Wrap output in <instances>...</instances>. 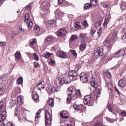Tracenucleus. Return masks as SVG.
<instances>
[{
	"label": "nucleus",
	"mask_w": 126,
	"mask_h": 126,
	"mask_svg": "<svg viewBox=\"0 0 126 126\" xmlns=\"http://www.w3.org/2000/svg\"><path fill=\"white\" fill-rule=\"evenodd\" d=\"M2 107H3V102H0V126H5L4 122L3 121L6 119V112L2 111Z\"/></svg>",
	"instance_id": "f257e3e1"
},
{
	"label": "nucleus",
	"mask_w": 126,
	"mask_h": 126,
	"mask_svg": "<svg viewBox=\"0 0 126 126\" xmlns=\"http://www.w3.org/2000/svg\"><path fill=\"white\" fill-rule=\"evenodd\" d=\"M25 23L26 24H28V31H30V29L33 27V22L32 20L30 19V15L28 13H26L25 15V19H24Z\"/></svg>",
	"instance_id": "f03ea898"
},
{
	"label": "nucleus",
	"mask_w": 126,
	"mask_h": 126,
	"mask_svg": "<svg viewBox=\"0 0 126 126\" xmlns=\"http://www.w3.org/2000/svg\"><path fill=\"white\" fill-rule=\"evenodd\" d=\"M84 103L88 106H93V100L91 99V95H88L84 97L83 99Z\"/></svg>",
	"instance_id": "7ed1b4c3"
},
{
	"label": "nucleus",
	"mask_w": 126,
	"mask_h": 126,
	"mask_svg": "<svg viewBox=\"0 0 126 126\" xmlns=\"http://www.w3.org/2000/svg\"><path fill=\"white\" fill-rule=\"evenodd\" d=\"M103 55H104V50L103 49V47H97L94 52L95 57H96V58H99V57H102Z\"/></svg>",
	"instance_id": "20e7f679"
},
{
	"label": "nucleus",
	"mask_w": 126,
	"mask_h": 126,
	"mask_svg": "<svg viewBox=\"0 0 126 126\" xmlns=\"http://www.w3.org/2000/svg\"><path fill=\"white\" fill-rule=\"evenodd\" d=\"M23 110H24V109H21V111L18 112V108H17L16 111L15 112V116L19 115V119H20V120L25 119V114H23Z\"/></svg>",
	"instance_id": "39448f33"
},
{
	"label": "nucleus",
	"mask_w": 126,
	"mask_h": 126,
	"mask_svg": "<svg viewBox=\"0 0 126 126\" xmlns=\"http://www.w3.org/2000/svg\"><path fill=\"white\" fill-rule=\"evenodd\" d=\"M72 87H69L68 88V90L69 91V94H68V95L67 97V100H66V103H67L68 104H69V103H70L71 102V95L73 92V90H72Z\"/></svg>",
	"instance_id": "423d86ee"
},
{
	"label": "nucleus",
	"mask_w": 126,
	"mask_h": 126,
	"mask_svg": "<svg viewBox=\"0 0 126 126\" xmlns=\"http://www.w3.org/2000/svg\"><path fill=\"white\" fill-rule=\"evenodd\" d=\"M66 30L64 28L60 29L57 32V36L64 37L66 35Z\"/></svg>",
	"instance_id": "0eeeda50"
},
{
	"label": "nucleus",
	"mask_w": 126,
	"mask_h": 126,
	"mask_svg": "<svg viewBox=\"0 0 126 126\" xmlns=\"http://www.w3.org/2000/svg\"><path fill=\"white\" fill-rule=\"evenodd\" d=\"M80 79L83 83H86L88 81V78L87 77V75L85 73H81L80 74Z\"/></svg>",
	"instance_id": "6e6552de"
},
{
	"label": "nucleus",
	"mask_w": 126,
	"mask_h": 126,
	"mask_svg": "<svg viewBox=\"0 0 126 126\" xmlns=\"http://www.w3.org/2000/svg\"><path fill=\"white\" fill-rule=\"evenodd\" d=\"M57 56L61 59H66L67 58V54L62 50H59L57 52Z\"/></svg>",
	"instance_id": "1a4fd4ad"
},
{
	"label": "nucleus",
	"mask_w": 126,
	"mask_h": 126,
	"mask_svg": "<svg viewBox=\"0 0 126 126\" xmlns=\"http://www.w3.org/2000/svg\"><path fill=\"white\" fill-rule=\"evenodd\" d=\"M126 54L125 50H120L119 51L114 53V57L115 58H119V57H123Z\"/></svg>",
	"instance_id": "9d476101"
},
{
	"label": "nucleus",
	"mask_w": 126,
	"mask_h": 126,
	"mask_svg": "<svg viewBox=\"0 0 126 126\" xmlns=\"http://www.w3.org/2000/svg\"><path fill=\"white\" fill-rule=\"evenodd\" d=\"M78 75V73L75 70L70 71L68 72V76L69 77H71L72 78H74V77H76Z\"/></svg>",
	"instance_id": "9b49d317"
},
{
	"label": "nucleus",
	"mask_w": 126,
	"mask_h": 126,
	"mask_svg": "<svg viewBox=\"0 0 126 126\" xmlns=\"http://www.w3.org/2000/svg\"><path fill=\"white\" fill-rule=\"evenodd\" d=\"M52 41H53V36L51 35L48 36L45 39V44H46L47 46H48V45H50V44L52 43Z\"/></svg>",
	"instance_id": "f8f14e48"
},
{
	"label": "nucleus",
	"mask_w": 126,
	"mask_h": 126,
	"mask_svg": "<svg viewBox=\"0 0 126 126\" xmlns=\"http://www.w3.org/2000/svg\"><path fill=\"white\" fill-rule=\"evenodd\" d=\"M63 12H61L60 10L57 9L55 11V16L57 19H62V17L63 16Z\"/></svg>",
	"instance_id": "ddd939ff"
},
{
	"label": "nucleus",
	"mask_w": 126,
	"mask_h": 126,
	"mask_svg": "<svg viewBox=\"0 0 126 126\" xmlns=\"http://www.w3.org/2000/svg\"><path fill=\"white\" fill-rule=\"evenodd\" d=\"M126 85V79L122 78L121 79L118 83V86H120V87H125Z\"/></svg>",
	"instance_id": "4468645a"
},
{
	"label": "nucleus",
	"mask_w": 126,
	"mask_h": 126,
	"mask_svg": "<svg viewBox=\"0 0 126 126\" xmlns=\"http://www.w3.org/2000/svg\"><path fill=\"white\" fill-rule=\"evenodd\" d=\"M104 46H106L107 48H111L113 45L112 41L110 39H107L104 41Z\"/></svg>",
	"instance_id": "2eb2a0df"
},
{
	"label": "nucleus",
	"mask_w": 126,
	"mask_h": 126,
	"mask_svg": "<svg viewBox=\"0 0 126 126\" xmlns=\"http://www.w3.org/2000/svg\"><path fill=\"white\" fill-rule=\"evenodd\" d=\"M45 120L52 119V115L48 110H46L45 112Z\"/></svg>",
	"instance_id": "dca6fc26"
},
{
	"label": "nucleus",
	"mask_w": 126,
	"mask_h": 126,
	"mask_svg": "<svg viewBox=\"0 0 126 126\" xmlns=\"http://www.w3.org/2000/svg\"><path fill=\"white\" fill-rule=\"evenodd\" d=\"M63 81L65 84H68L71 82V80L69 77H64L63 78Z\"/></svg>",
	"instance_id": "f3484780"
},
{
	"label": "nucleus",
	"mask_w": 126,
	"mask_h": 126,
	"mask_svg": "<svg viewBox=\"0 0 126 126\" xmlns=\"http://www.w3.org/2000/svg\"><path fill=\"white\" fill-rule=\"evenodd\" d=\"M40 30H41V29H40V27H39V26H38V25H35L34 27L33 31L34 32V33H35V34H40Z\"/></svg>",
	"instance_id": "a211bd4d"
},
{
	"label": "nucleus",
	"mask_w": 126,
	"mask_h": 126,
	"mask_svg": "<svg viewBox=\"0 0 126 126\" xmlns=\"http://www.w3.org/2000/svg\"><path fill=\"white\" fill-rule=\"evenodd\" d=\"M73 107L75 110H78V111H82V109H83L82 105H77L75 104L73 105Z\"/></svg>",
	"instance_id": "6ab92c4d"
},
{
	"label": "nucleus",
	"mask_w": 126,
	"mask_h": 126,
	"mask_svg": "<svg viewBox=\"0 0 126 126\" xmlns=\"http://www.w3.org/2000/svg\"><path fill=\"white\" fill-rule=\"evenodd\" d=\"M117 32L116 31L113 32L110 34V37L112 40H116L117 38H118V36L117 35Z\"/></svg>",
	"instance_id": "aec40b11"
},
{
	"label": "nucleus",
	"mask_w": 126,
	"mask_h": 126,
	"mask_svg": "<svg viewBox=\"0 0 126 126\" xmlns=\"http://www.w3.org/2000/svg\"><path fill=\"white\" fill-rule=\"evenodd\" d=\"M15 58L17 61H19V60L21 59V54H20V52L17 51V52L15 54Z\"/></svg>",
	"instance_id": "412c9836"
},
{
	"label": "nucleus",
	"mask_w": 126,
	"mask_h": 126,
	"mask_svg": "<svg viewBox=\"0 0 126 126\" xmlns=\"http://www.w3.org/2000/svg\"><path fill=\"white\" fill-rule=\"evenodd\" d=\"M48 105L51 106V107H54L55 105V101H54V99L53 98H49L48 102H47Z\"/></svg>",
	"instance_id": "4be33fe9"
},
{
	"label": "nucleus",
	"mask_w": 126,
	"mask_h": 126,
	"mask_svg": "<svg viewBox=\"0 0 126 126\" xmlns=\"http://www.w3.org/2000/svg\"><path fill=\"white\" fill-rule=\"evenodd\" d=\"M101 95V90L99 89H96L95 91V96L96 98H99Z\"/></svg>",
	"instance_id": "5701e85b"
},
{
	"label": "nucleus",
	"mask_w": 126,
	"mask_h": 126,
	"mask_svg": "<svg viewBox=\"0 0 126 126\" xmlns=\"http://www.w3.org/2000/svg\"><path fill=\"white\" fill-rule=\"evenodd\" d=\"M51 93H55V92H58V91H60V87H55L50 90Z\"/></svg>",
	"instance_id": "b1692460"
},
{
	"label": "nucleus",
	"mask_w": 126,
	"mask_h": 126,
	"mask_svg": "<svg viewBox=\"0 0 126 126\" xmlns=\"http://www.w3.org/2000/svg\"><path fill=\"white\" fill-rule=\"evenodd\" d=\"M80 51H84L86 49V43H82L79 46Z\"/></svg>",
	"instance_id": "393cba45"
},
{
	"label": "nucleus",
	"mask_w": 126,
	"mask_h": 126,
	"mask_svg": "<svg viewBox=\"0 0 126 126\" xmlns=\"http://www.w3.org/2000/svg\"><path fill=\"white\" fill-rule=\"evenodd\" d=\"M109 21H110V19H109V18H107L106 17L105 20H104V22L103 23V27L106 28V27H107V25H108V23H109Z\"/></svg>",
	"instance_id": "a878e982"
},
{
	"label": "nucleus",
	"mask_w": 126,
	"mask_h": 126,
	"mask_svg": "<svg viewBox=\"0 0 126 126\" xmlns=\"http://www.w3.org/2000/svg\"><path fill=\"white\" fill-rule=\"evenodd\" d=\"M40 113H41V110H38V112L36 113V116H35V122H39V118L40 117Z\"/></svg>",
	"instance_id": "bb28decb"
},
{
	"label": "nucleus",
	"mask_w": 126,
	"mask_h": 126,
	"mask_svg": "<svg viewBox=\"0 0 126 126\" xmlns=\"http://www.w3.org/2000/svg\"><path fill=\"white\" fill-rule=\"evenodd\" d=\"M32 98L35 100V101H37V102L39 101V95L37 94H32Z\"/></svg>",
	"instance_id": "cd10ccee"
},
{
	"label": "nucleus",
	"mask_w": 126,
	"mask_h": 126,
	"mask_svg": "<svg viewBox=\"0 0 126 126\" xmlns=\"http://www.w3.org/2000/svg\"><path fill=\"white\" fill-rule=\"evenodd\" d=\"M79 38L81 41H84V39H85V34L83 33H80L79 34Z\"/></svg>",
	"instance_id": "c85d7f7f"
},
{
	"label": "nucleus",
	"mask_w": 126,
	"mask_h": 126,
	"mask_svg": "<svg viewBox=\"0 0 126 126\" xmlns=\"http://www.w3.org/2000/svg\"><path fill=\"white\" fill-rule=\"evenodd\" d=\"M22 96H18L17 98V103L18 104H19V105H22Z\"/></svg>",
	"instance_id": "c756f323"
},
{
	"label": "nucleus",
	"mask_w": 126,
	"mask_h": 126,
	"mask_svg": "<svg viewBox=\"0 0 126 126\" xmlns=\"http://www.w3.org/2000/svg\"><path fill=\"white\" fill-rule=\"evenodd\" d=\"M91 85L94 88H97L98 87V84L96 83L95 81H93L91 82Z\"/></svg>",
	"instance_id": "7c9ffc66"
},
{
	"label": "nucleus",
	"mask_w": 126,
	"mask_h": 126,
	"mask_svg": "<svg viewBox=\"0 0 126 126\" xmlns=\"http://www.w3.org/2000/svg\"><path fill=\"white\" fill-rule=\"evenodd\" d=\"M77 39V35H73L71 36L70 38V42H74V41H76Z\"/></svg>",
	"instance_id": "2f4dec72"
},
{
	"label": "nucleus",
	"mask_w": 126,
	"mask_h": 126,
	"mask_svg": "<svg viewBox=\"0 0 126 126\" xmlns=\"http://www.w3.org/2000/svg\"><path fill=\"white\" fill-rule=\"evenodd\" d=\"M104 76L105 77H107V78H111V77H112L111 73L109 72V71H107L105 73H104Z\"/></svg>",
	"instance_id": "473e14b6"
},
{
	"label": "nucleus",
	"mask_w": 126,
	"mask_h": 126,
	"mask_svg": "<svg viewBox=\"0 0 126 126\" xmlns=\"http://www.w3.org/2000/svg\"><path fill=\"white\" fill-rule=\"evenodd\" d=\"M40 86H41V87H40ZM37 87H39L38 90H41V89H44L45 88V86L42 84V82H40L37 84Z\"/></svg>",
	"instance_id": "72a5a7b5"
},
{
	"label": "nucleus",
	"mask_w": 126,
	"mask_h": 126,
	"mask_svg": "<svg viewBox=\"0 0 126 126\" xmlns=\"http://www.w3.org/2000/svg\"><path fill=\"white\" fill-rule=\"evenodd\" d=\"M94 126H104V125H103V123H102V122L97 121L95 122Z\"/></svg>",
	"instance_id": "f704fd0d"
},
{
	"label": "nucleus",
	"mask_w": 126,
	"mask_h": 126,
	"mask_svg": "<svg viewBox=\"0 0 126 126\" xmlns=\"http://www.w3.org/2000/svg\"><path fill=\"white\" fill-rule=\"evenodd\" d=\"M120 7L122 10H124V9L126 8V2H122V3L120 4Z\"/></svg>",
	"instance_id": "c9c22d12"
},
{
	"label": "nucleus",
	"mask_w": 126,
	"mask_h": 126,
	"mask_svg": "<svg viewBox=\"0 0 126 126\" xmlns=\"http://www.w3.org/2000/svg\"><path fill=\"white\" fill-rule=\"evenodd\" d=\"M51 123H52V119L45 120V126H50V125H51Z\"/></svg>",
	"instance_id": "e433bc0d"
},
{
	"label": "nucleus",
	"mask_w": 126,
	"mask_h": 126,
	"mask_svg": "<svg viewBox=\"0 0 126 126\" xmlns=\"http://www.w3.org/2000/svg\"><path fill=\"white\" fill-rule=\"evenodd\" d=\"M96 30H97V29L96 28V27H93L91 30V35H94L95 33H96Z\"/></svg>",
	"instance_id": "4c0bfd02"
},
{
	"label": "nucleus",
	"mask_w": 126,
	"mask_h": 126,
	"mask_svg": "<svg viewBox=\"0 0 126 126\" xmlns=\"http://www.w3.org/2000/svg\"><path fill=\"white\" fill-rule=\"evenodd\" d=\"M92 6H96L97 5V1L96 0H91Z\"/></svg>",
	"instance_id": "58836bf2"
},
{
	"label": "nucleus",
	"mask_w": 126,
	"mask_h": 126,
	"mask_svg": "<svg viewBox=\"0 0 126 126\" xmlns=\"http://www.w3.org/2000/svg\"><path fill=\"white\" fill-rule=\"evenodd\" d=\"M75 27L77 28V29H81V26H80V23L76 22L75 24Z\"/></svg>",
	"instance_id": "ea45409f"
},
{
	"label": "nucleus",
	"mask_w": 126,
	"mask_h": 126,
	"mask_svg": "<svg viewBox=\"0 0 126 126\" xmlns=\"http://www.w3.org/2000/svg\"><path fill=\"white\" fill-rule=\"evenodd\" d=\"M49 64H51V65H53V64H55L56 63V62H55L54 60H53L52 59H50L48 61Z\"/></svg>",
	"instance_id": "a19ab883"
},
{
	"label": "nucleus",
	"mask_w": 126,
	"mask_h": 126,
	"mask_svg": "<svg viewBox=\"0 0 126 126\" xmlns=\"http://www.w3.org/2000/svg\"><path fill=\"white\" fill-rule=\"evenodd\" d=\"M23 82V78L22 77H20L18 80H17V84H21Z\"/></svg>",
	"instance_id": "79ce46f5"
},
{
	"label": "nucleus",
	"mask_w": 126,
	"mask_h": 126,
	"mask_svg": "<svg viewBox=\"0 0 126 126\" xmlns=\"http://www.w3.org/2000/svg\"><path fill=\"white\" fill-rule=\"evenodd\" d=\"M52 54L49 53H45L43 55V57H44V58H46V59H49L51 56H52Z\"/></svg>",
	"instance_id": "37998d69"
},
{
	"label": "nucleus",
	"mask_w": 126,
	"mask_h": 126,
	"mask_svg": "<svg viewBox=\"0 0 126 126\" xmlns=\"http://www.w3.org/2000/svg\"><path fill=\"white\" fill-rule=\"evenodd\" d=\"M92 6L90 4L87 3L84 5V7L85 9H88V8H90Z\"/></svg>",
	"instance_id": "c03bdc74"
},
{
	"label": "nucleus",
	"mask_w": 126,
	"mask_h": 126,
	"mask_svg": "<svg viewBox=\"0 0 126 126\" xmlns=\"http://www.w3.org/2000/svg\"><path fill=\"white\" fill-rule=\"evenodd\" d=\"M33 59L35 61H39V56H38V55H37L35 53H33Z\"/></svg>",
	"instance_id": "a18cd8bd"
},
{
	"label": "nucleus",
	"mask_w": 126,
	"mask_h": 126,
	"mask_svg": "<svg viewBox=\"0 0 126 126\" xmlns=\"http://www.w3.org/2000/svg\"><path fill=\"white\" fill-rule=\"evenodd\" d=\"M58 81H59V84H63V83H64L63 79H62V78H61V77H59Z\"/></svg>",
	"instance_id": "49530a36"
},
{
	"label": "nucleus",
	"mask_w": 126,
	"mask_h": 126,
	"mask_svg": "<svg viewBox=\"0 0 126 126\" xmlns=\"http://www.w3.org/2000/svg\"><path fill=\"white\" fill-rule=\"evenodd\" d=\"M6 79H7V76L6 75H3L1 77V80H2V81H5Z\"/></svg>",
	"instance_id": "de8ad7c7"
},
{
	"label": "nucleus",
	"mask_w": 126,
	"mask_h": 126,
	"mask_svg": "<svg viewBox=\"0 0 126 126\" xmlns=\"http://www.w3.org/2000/svg\"><path fill=\"white\" fill-rule=\"evenodd\" d=\"M97 37L98 38H99L101 34H102V29L100 28L99 30H97Z\"/></svg>",
	"instance_id": "09e8293b"
},
{
	"label": "nucleus",
	"mask_w": 126,
	"mask_h": 126,
	"mask_svg": "<svg viewBox=\"0 0 126 126\" xmlns=\"http://www.w3.org/2000/svg\"><path fill=\"white\" fill-rule=\"evenodd\" d=\"M36 42H37V39H36V38H33L32 41H31L30 44L31 45H33L36 43Z\"/></svg>",
	"instance_id": "8fccbe9b"
},
{
	"label": "nucleus",
	"mask_w": 126,
	"mask_h": 126,
	"mask_svg": "<svg viewBox=\"0 0 126 126\" xmlns=\"http://www.w3.org/2000/svg\"><path fill=\"white\" fill-rule=\"evenodd\" d=\"M4 94V91H3V88H2V86L0 87V95H3Z\"/></svg>",
	"instance_id": "3c124183"
},
{
	"label": "nucleus",
	"mask_w": 126,
	"mask_h": 126,
	"mask_svg": "<svg viewBox=\"0 0 126 126\" xmlns=\"http://www.w3.org/2000/svg\"><path fill=\"white\" fill-rule=\"evenodd\" d=\"M76 94L77 95V96H79V97H80L81 96V93L80 92V90H77L76 91Z\"/></svg>",
	"instance_id": "603ef678"
},
{
	"label": "nucleus",
	"mask_w": 126,
	"mask_h": 126,
	"mask_svg": "<svg viewBox=\"0 0 126 126\" xmlns=\"http://www.w3.org/2000/svg\"><path fill=\"white\" fill-rule=\"evenodd\" d=\"M70 52L74 56V57H77V54H76L75 50H70Z\"/></svg>",
	"instance_id": "864d4df0"
},
{
	"label": "nucleus",
	"mask_w": 126,
	"mask_h": 126,
	"mask_svg": "<svg viewBox=\"0 0 126 126\" xmlns=\"http://www.w3.org/2000/svg\"><path fill=\"white\" fill-rule=\"evenodd\" d=\"M60 115L61 116V118H63V119H67L68 118V116H64L63 113H61Z\"/></svg>",
	"instance_id": "5fc2aeb1"
},
{
	"label": "nucleus",
	"mask_w": 126,
	"mask_h": 126,
	"mask_svg": "<svg viewBox=\"0 0 126 126\" xmlns=\"http://www.w3.org/2000/svg\"><path fill=\"white\" fill-rule=\"evenodd\" d=\"M26 9H27V10H31V5L30 4L27 5L26 7Z\"/></svg>",
	"instance_id": "6e6d98bb"
},
{
	"label": "nucleus",
	"mask_w": 126,
	"mask_h": 126,
	"mask_svg": "<svg viewBox=\"0 0 126 126\" xmlns=\"http://www.w3.org/2000/svg\"><path fill=\"white\" fill-rule=\"evenodd\" d=\"M81 68V65L79 64H76V66H75V69L76 70H78L79 68Z\"/></svg>",
	"instance_id": "4d7b16f0"
},
{
	"label": "nucleus",
	"mask_w": 126,
	"mask_h": 126,
	"mask_svg": "<svg viewBox=\"0 0 126 126\" xmlns=\"http://www.w3.org/2000/svg\"><path fill=\"white\" fill-rule=\"evenodd\" d=\"M106 120L109 122V123H114L115 122V120L112 119L111 118H107Z\"/></svg>",
	"instance_id": "13d9d810"
},
{
	"label": "nucleus",
	"mask_w": 126,
	"mask_h": 126,
	"mask_svg": "<svg viewBox=\"0 0 126 126\" xmlns=\"http://www.w3.org/2000/svg\"><path fill=\"white\" fill-rule=\"evenodd\" d=\"M107 87H108V89H111V88L113 87V85H112V84L110 83H108L107 84Z\"/></svg>",
	"instance_id": "bf43d9fd"
},
{
	"label": "nucleus",
	"mask_w": 126,
	"mask_h": 126,
	"mask_svg": "<svg viewBox=\"0 0 126 126\" xmlns=\"http://www.w3.org/2000/svg\"><path fill=\"white\" fill-rule=\"evenodd\" d=\"M83 26L85 27H88V24L87 23V21H84L83 22Z\"/></svg>",
	"instance_id": "052dcab7"
},
{
	"label": "nucleus",
	"mask_w": 126,
	"mask_h": 126,
	"mask_svg": "<svg viewBox=\"0 0 126 126\" xmlns=\"http://www.w3.org/2000/svg\"><path fill=\"white\" fill-rule=\"evenodd\" d=\"M34 66L35 67V68L39 67V63L36 62H34Z\"/></svg>",
	"instance_id": "680f3d73"
},
{
	"label": "nucleus",
	"mask_w": 126,
	"mask_h": 126,
	"mask_svg": "<svg viewBox=\"0 0 126 126\" xmlns=\"http://www.w3.org/2000/svg\"><path fill=\"white\" fill-rule=\"evenodd\" d=\"M7 126H15V125L13 124V122H8L7 124Z\"/></svg>",
	"instance_id": "e2e57ef3"
},
{
	"label": "nucleus",
	"mask_w": 126,
	"mask_h": 126,
	"mask_svg": "<svg viewBox=\"0 0 126 126\" xmlns=\"http://www.w3.org/2000/svg\"><path fill=\"white\" fill-rule=\"evenodd\" d=\"M100 22H97L96 23H95V27L96 29H97V27H99V26H100Z\"/></svg>",
	"instance_id": "0e129e2a"
},
{
	"label": "nucleus",
	"mask_w": 126,
	"mask_h": 126,
	"mask_svg": "<svg viewBox=\"0 0 126 126\" xmlns=\"http://www.w3.org/2000/svg\"><path fill=\"white\" fill-rule=\"evenodd\" d=\"M108 110L110 112H113V107L112 106L110 105L108 106Z\"/></svg>",
	"instance_id": "69168bd1"
},
{
	"label": "nucleus",
	"mask_w": 126,
	"mask_h": 126,
	"mask_svg": "<svg viewBox=\"0 0 126 126\" xmlns=\"http://www.w3.org/2000/svg\"><path fill=\"white\" fill-rule=\"evenodd\" d=\"M51 51H56L57 50V47L56 46H53L51 48Z\"/></svg>",
	"instance_id": "338daca9"
},
{
	"label": "nucleus",
	"mask_w": 126,
	"mask_h": 126,
	"mask_svg": "<svg viewBox=\"0 0 126 126\" xmlns=\"http://www.w3.org/2000/svg\"><path fill=\"white\" fill-rule=\"evenodd\" d=\"M121 114H122V116H124V117L126 116V112L125 111H122Z\"/></svg>",
	"instance_id": "774afa93"
}]
</instances>
